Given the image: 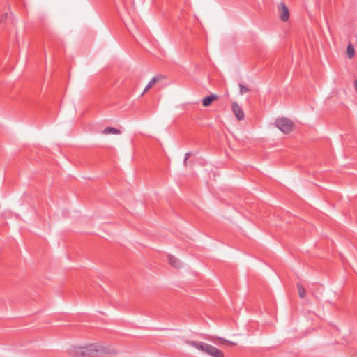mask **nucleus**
Instances as JSON below:
<instances>
[{
    "mask_svg": "<svg viewBox=\"0 0 357 357\" xmlns=\"http://www.w3.org/2000/svg\"><path fill=\"white\" fill-rule=\"evenodd\" d=\"M164 79V77L162 75H158L153 77L147 86L145 87L143 93H142V96L144 95L148 90L151 88L158 81Z\"/></svg>",
    "mask_w": 357,
    "mask_h": 357,
    "instance_id": "6e6552de",
    "label": "nucleus"
},
{
    "mask_svg": "<svg viewBox=\"0 0 357 357\" xmlns=\"http://www.w3.org/2000/svg\"><path fill=\"white\" fill-rule=\"evenodd\" d=\"M354 87H355L356 92L357 93V79H356L354 81Z\"/></svg>",
    "mask_w": 357,
    "mask_h": 357,
    "instance_id": "dca6fc26",
    "label": "nucleus"
},
{
    "mask_svg": "<svg viewBox=\"0 0 357 357\" xmlns=\"http://www.w3.org/2000/svg\"><path fill=\"white\" fill-rule=\"evenodd\" d=\"M280 17L283 22H287L289 18V12L288 8L284 3L279 6Z\"/></svg>",
    "mask_w": 357,
    "mask_h": 357,
    "instance_id": "39448f33",
    "label": "nucleus"
},
{
    "mask_svg": "<svg viewBox=\"0 0 357 357\" xmlns=\"http://www.w3.org/2000/svg\"><path fill=\"white\" fill-rule=\"evenodd\" d=\"M185 343L197 350H199L202 352H204L205 347L207 343L199 342V341H194V340H186Z\"/></svg>",
    "mask_w": 357,
    "mask_h": 357,
    "instance_id": "423d86ee",
    "label": "nucleus"
},
{
    "mask_svg": "<svg viewBox=\"0 0 357 357\" xmlns=\"http://www.w3.org/2000/svg\"><path fill=\"white\" fill-rule=\"evenodd\" d=\"M102 133L105 135H109V134H120L121 131L119 129H116L114 127H107L102 130Z\"/></svg>",
    "mask_w": 357,
    "mask_h": 357,
    "instance_id": "9d476101",
    "label": "nucleus"
},
{
    "mask_svg": "<svg viewBox=\"0 0 357 357\" xmlns=\"http://www.w3.org/2000/svg\"><path fill=\"white\" fill-rule=\"evenodd\" d=\"M231 110L238 121L243 120L244 119V112L237 102H234L232 103Z\"/></svg>",
    "mask_w": 357,
    "mask_h": 357,
    "instance_id": "20e7f679",
    "label": "nucleus"
},
{
    "mask_svg": "<svg viewBox=\"0 0 357 357\" xmlns=\"http://www.w3.org/2000/svg\"><path fill=\"white\" fill-rule=\"evenodd\" d=\"M297 288L298 290V295L300 298H303L306 294L305 289L300 284H297Z\"/></svg>",
    "mask_w": 357,
    "mask_h": 357,
    "instance_id": "ddd939ff",
    "label": "nucleus"
},
{
    "mask_svg": "<svg viewBox=\"0 0 357 357\" xmlns=\"http://www.w3.org/2000/svg\"><path fill=\"white\" fill-rule=\"evenodd\" d=\"M114 353L115 350L112 347L99 343L86 346H73L69 349V354L75 357H102Z\"/></svg>",
    "mask_w": 357,
    "mask_h": 357,
    "instance_id": "f257e3e1",
    "label": "nucleus"
},
{
    "mask_svg": "<svg viewBox=\"0 0 357 357\" xmlns=\"http://www.w3.org/2000/svg\"><path fill=\"white\" fill-rule=\"evenodd\" d=\"M275 124L278 129L285 134L291 132L294 128L292 121L286 117L277 119Z\"/></svg>",
    "mask_w": 357,
    "mask_h": 357,
    "instance_id": "f03ea898",
    "label": "nucleus"
},
{
    "mask_svg": "<svg viewBox=\"0 0 357 357\" xmlns=\"http://www.w3.org/2000/svg\"><path fill=\"white\" fill-rule=\"evenodd\" d=\"M192 155L191 152H188L185 153V158H184V160H183V165L187 167L188 165L190 166H192L193 162L191 160H189V158L190 157V155Z\"/></svg>",
    "mask_w": 357,
    "mask_h": 357,
    "instance_id": "f8f14e48",
    "label": "nucleus"
},
{
    "mask_svg": "<svg viewBox=\"0 0 357 357\" xmlns=\"http://www.w3.org/2000/svg\"><path fill=\"white\" fill-rule=\"evenodd\" d=\"M238 86L240 87V93L241 95L250 91V89L247 86H244L243 84H239Z\"/></svg>",
    "mask_w": 357,
    "mask_h": 357,
    "instance_id": "2eb2a0df",
    "label": "nucleus"
},
{
    "mask_svg": "<svg viewBox=\"0 0 357 357\" xmlns=\"http://www.w3.org/2000/svg\"><path fill=\"white\" fill-rule=\"evenodd\" d=\"M355 50L354 46L349 43L347 47V54L349 59H352L354 56Z\"/></svg>",
    "mask_w": 357,
    "mask_h": 357,
    "instance_id": "9b49d317",
    "label": "nucleus"
},
{
    "mask_svg": "<svg viewBox=\"0 0 357 357\" xmlns=\"http://www.w3.org/2000/svg\"><path fill=\"white\" fill-rule=\"evenodd\" d=\"M167 260L169 264L173 267L176 268H179L181 267L182 264L181 261L175 256L169 255L167 257Z\"/></svg>",
    "mask_w": 357,
    "mask_h": 357,
    "instance_id": "0eeeda50",
    "label": "nucleus"
},
{
    "mask_svg": "<svg viewBox=\"0 0 357 357\" xmlns=\"http://www.w3.org/2000/svg\"><path fill=\"white\" fill-rule=\"evenodd\" d=\"M204 353L212 356V357H225L224 353L209 344H206Z\"/></svg>",
    "mask_w": 357,
    "mask_h": 357,
    "instance_id": "7ed1b4c3",
    "label": "nucleus"
},
{
    "mask_svg": "<svg viewBox=\"0 0 357 357\" xmlns=\"http://www.w3.org/2000/svg\"><path fill=\"white\" fill-rule=\"evenodd\" d=\"M217 339L220 341L221 343L222 344H229V345H236V343L234 342H231V341H229V340H227L226 339H224L222 337H217Z\"/></svg>",
    "mask_w": 357,
    "mask_h": 357,
    "instance_id": "4468645a",
    "label": "nucleus"
},
{
    "mask_svg": "<svg viewBox=\"0 0 357 357\" xmlns=\"http://www.w3.org/2000/svg\"><path fill=\"white\" fill-rule=\"evenodd\" d=\"M218 99V96L215 94H211L210 96H206L202 100V105L204 107H208L211 105L212 102L214 100H217Z\"/></svg>",
    "mask_w": 357,
    "mask_h": 357,
    "instance_id": "1a4fd4ad",
    "label": "nucleus"
}]
</instances>
